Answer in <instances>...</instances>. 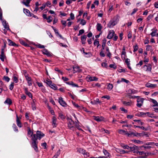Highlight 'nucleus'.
<instances>
[{"label": "nucleus", "instance_id": "obj_1", "mask_svg": "<svg viewBox=\"0 0 158 158\" xmlns=\"http://www.w3.org/2000/svg\"><path fill=\"white\" fill-rule=\"evenodd\" d=\"M44 135V134L43 133L39 131H36V134L33 135L31 138L32 141L31 145L36 152H38V149L37 147L38 142L37 141V140L38 139L40 140Z\"/></svg>", "mask_w": 158, "mask_h": 158}, {"label": "nucleus", "instance_id": "obj_2", "mask_svg": "<svg viewBox=\"0 0 158 158\" xmlns=\"http://www.w3.org/2000/svg\"><path fill=\"white\" fill-rule=\"evenodd\" d=\"M137 146L135 145L134 144H132L130 145V151L135 153V155L136 156L137 152H138V151L137 150Z\"/></svg>", "mask_w": 158, "mask_h": 158}, {"label": "nucleus", "instance_id": "obj_3", "mask_svg": "<svg viewBox=\"0 0 158 158\" xmlns=\"http://www.w3.org/2000/svg\"><path fill=\"white\" fill-rule=\"evenodd\" d=\"M137 98V103L136 104V106L139 107H140L143 103L144 99L143 98H140L139 96Z\"/></svg>", "mask_w": 158, "mask_h": 158}, {"label": "nucleus", "instance_id": "obj_4", "mask_svg": "<svg viewBox=\"0 0 158 158\" xmlns=\"http://www.w3.org/2000/svg\"><path fill=\"white\" fill-rule=\"evenodd\" d=\"M21 117H18V115H16V122L17 126L19 127H22V124L21 122Z\"/></svg>", "mask_w": 158, "mask_h": 158}, {"label": "nucleus", "instance_id": "obj_5", "mask_svg": "<svg viewBox=\"0 0 158 158\" xmlns=\"http://www.w3.org/2000/svg\"><path fill=\"white\" fill-rule=\"evenodd\" d=\"M106 44H102V49H101V51L99 53L100 56L102 57H104L105 56V54L104 53L103 50H104Z\"/></svg>", "mask_w": 158, "mask_h": 158}, {"label": "nucleus", "instance_id": "obj_6", "mask_svg": "<svg viewBox=\"0 0 158 158\" xmlns=\"http://www.w3.org/2000/svg\"><path fill=\"white\" fill-rule=\"evenodd\" d=\"M114 34L115 32L113 30H110L109 31V34L107 36V38L109 39H112L114 35Z\"/></svg>", "mask_w": 158, "mask_h": 158}, {"label": "nucleus", "instance_id": "obj_7", "mask_svg": "<svg viewBox=\"0 0 158 158\" xmlns=\"http://www.w3.org/2000/svg\"><path fill=\"white\" fill-rule=\"evenodd\" d=\"M6 56L4 53V52L3 51V50H2V51H1V53L0 54V59L1 61L2 62H4L5 59H6Z\"/></svg>", "mask_w": 158, "mask_h": 158}, {"label": "nucleus", "instance_id": "obj_8", "mask_svg": "<svg viewBox=\"0 0 158 158\" xmlns=\"http://www.w3.org/2000/svg\"><path fill=\"white\" fill-rule=\"evenodd\" d=\"M60 105L64 107H66L68 105L63 100L62 98L60 97Z\"/></svg>", "mask_w": 158, "mask_h": 158}, {"label": "nucleus", "instance_id": "obj_9", "mask_svg": "<svg viewBox=\"0 0 158 158\" xmlns=\"http://www.w3.org/2000/svg\"><path fill=\"white\" fill-rule=\"evenodd\" d=\"M116 23L115 21L110 20L107 24V27L110 28H112L115 25Z\"/></svg>", "mask_w": 158, "mask_h": 158}, {"label": "nucleus", "instance_id": "obj_10", "mask_svg": "<svg viewBox=\"0 0 158 158\" xmlns=\"http://www.w3.org/2000/svg\"><path fill=\"white\" fill-rule=\"evenodd\" d=\"M73 73H75L77 72H80L81 71V70L80 69L78 66L75 65L73 66Z\"/></svg>", "mask_w": 158, "mask_h": 158}, {"label": "nucleus", "instance_id": "obj_11", "mask_svg": "<svg viewBox=\"0 0 158 158\" xmlns=\"http://www.w3.org/2000/svg\"><path fill=\"white\" fill-rule=\"evenodd\" d=\"M2 23L5 29H6L7 30H10V31L9 25L8 23H6V21H2Z\"/></svg>", "mask_w": 158, "mask_h": 158}, {"label": "nucleus", "instance_id": "obj_12", "mask_svg": "<svg viewBox=\"0 0 158 158\" xmlns=\"http://www.w3.org/2000/svg\"><path fill=\"white\" fill-rule=\"evenodd\" d=\"M25 93L28 96L32 99V95L31 93L28 91V88H25L24 89Z\"/></svg>", "mask_w": 158, "mask_h": 158}, {"label": "nucleus", "instance_id": "obj_13", "mask_svg": "<svg viewBox=\"0 0 158 158\" xmlns=\"http://www.w3.org/2000/svg\"><path fill=\"white\" fill-rule=\"evenodd\" d=\"M66 83L68 85H71L72 87H79V86L77 84L74 83L73 81H68L66 82Z\"/></svg>", "mask_w": 158, "mask_h": 158}, {"label": "nucleus", "instance_id": "obj_14", "mask_svg": "<svg viewBox=\"0 0 158 158\" xmlns=\"http://www.w3.org/2000/svg\"><path fill=\"white\" fill-rule=\"evenodd\" d=\"M7 40L8 42V45L10 46H13L14 47L18 46V45L16 44L15 43L12 41L10 39H8Z\"/></svg>", "mask_w": 158, "mask_h": 158}, {"label": "nucleus", "instance_id": "obj_15", "mask_svg": "<svg viewBox=\"0 0 158 158\" xmlns=\"http://www.w3.org/2000/svg\"><path fill=\"white\" fill-rule=\"evenodd\" d=\"M153 31L150 33V35L154 37L156 36V34L157 31V30L156 27H154L152 29Z\"/></svg>", "mask_w": 158, "mask_h": 158}, {"label": "nucleus", "instance_id": "obj_16", "mask_svg": "<svg viewBox=\"0 0 158 158\" xmlns=\"http://www.w3.org/2000/svg\"><path fill=\"white\" fill-rule=\"evenodd\" d=\"M36 100L35 99H33L32 102H31V106L32 109L33 110H35L36 109V107L35 106V102Z\"/></svg>", "mask_w": 158, "mask_h": 158}, {"label": "nucleus", "instance_id": "obj_17", "mask_svg": "<svg viewBox=\"0 0 158 158\" xmlns=\"http://www.w3.org/2000/svg\"><path fill=\"white\" fill-rule=\"evenodd\" d=\"M27 135L30 137H31L33 135V132L31 130V128L30 127H27Z\"/></svg>", "mask_w": 158, "mask_h": 158}, {"label": "nucleus", "instance_id": "obj_18", "mask_svg": "<svg viewBox=\"0 0 158 158\" xmlns=\"http://www.w3.org/2000/svg\"><path fill=\"white\" fill-rule=\"evenodd\" d=\"M23 12L26 14V15L28 16L31 17V13L27 9L25 8H23Z\"/></svg>", "mask_w": 158, "mask_h": 158}, {"label": "nucleus", "instance_id": "obj_19", "mask_svg": "<svg viewBox=\"0 0 158 158\" xmlns=\"http://www.w3.org/2000/svg\"><path fill=\"white\" fill-rule=\"evenodd\" d=\"M86 35H84L83 36H81V42L82 44H85V41L86 40Z\"/></svg>", "mask_w": 158, "mask_h": 158}, {"label": "nucleus", "instance_id": "obj_20", "mask_svg": "<svg viewBox=\"0 0 158 158\" xmlns=\"http://www.w3.org/2000/svg\"><path fill=\"white\" fill-rule=\"evenodd\" d=\"M43 52L44 54L48 56H52V54L48 52L47 49H45L44 50Z\"/></svg>", "mask_w": 158, "mask_h": 158}, {"label": "nucleus", "instance_id": "obj_21", "mask_svg": "<svg viewBox=\"0 0 158 158\" xmlns=\"http://www.w3.org/2000/svg\"><path fill=\"white\" fill-rule=\"evenodd\" d=\"M94 119L97 122H101L103 120V118L102 117L94 116Z\"/></svg>", "mask_w": 158, "mask_h": 158}, {"label": "nucleus", "instance_id": "obj_22", "mask_svg": "<svg viewBox=\"0 0 158 158\" xmlns=\"http://www.w3.org/2000/svg\"><path fill=\"white\" fill-rule=\"evenodd\" d=\"M4 103L5 104H7L9 105H10L12 103V101L10 98H7L6 100L4 102Z\"/></svg>", "mask_w": 158, "mask_h": 158}, {"label": "nucleus", "instance_id": "obj_23", "mask_svg": "<svg viewBox=\"0 0 158 158\" xmlns=\"http://www.w3.org/2000/svg\"><path fill=\"white\" fill-rule=\"evenodd\" d=\"M145 86L146 87L148 88H154L156 86V85L148 83L146 84Z\"/></svg>", "mask_w": 158, "mask_h": 158}, {"label": "nucleus", "instance_id": "obj_24", "mask_svg": "<svg viewBox=\"0 0 158 158\" xmlns=\"http://www.w3.org/2000/svg\"><path fill=\"white\" fill-rule=\"evenodd\" d=\"M81 150L82 151V152H81L80 151V152L82 154H83L85 157H87L88 156H89V153L88 152H85V151L83 150L82 149H81Z\"/></svg>", "mask_w": 158, "mask_h": 158}, {"label": "nucleus", "instance_id": "obj_25", "mask_svg": "<svg viewBox=\"0 0 158 158\" xmlns=\"http://www.w3.org/2000/svg\"><path fill=\"white\" fill-rule=\"evenodd\" d=\"M67 119L68 122V124H71V125H74L75 124V122L71 118H70L69 117H67Z\"/></svg>", "mask_w": 158, "mask_h": 158}, {"label": "nucleus", "instance_id": "obj_26", "mask_svg": "<svg viewBox=\"0 0 158 158\" xmlns=\"http://www.w3.org/2000/svg\"><path fill=\"white\" fill-rule=\"evenodd\" d=\"M146 67L147 68V70L151 72L152 65L150 64H148V65H145L144 66V67Z\"/></svg>", "mask_w": 158, "mask_h": 158}, {"label": "nucleus", "instance_id": "obj_27", "mask_svg": "<svg viewBox=\"0 0 158 158\" xmlns=\"http://www.w3.org/2000/svg\"><path fill=\"white\" fill-rule=\"evenodd\" d=\"M89 79L90 81H97L98 78L96 77H89Z\"/></svg>", "mask_w": 158, "mask_h": 158}, {"label": "nucleus", "instance_id": "obj_28", "mask_svg": "<svg viewBox=\"0 0 158 158\" xmlns=\"http://www.w3.org/2000/svg\"><path fill=\"white\" fill-rule=\"evenodd\" d=\"M102 28L101 24L99 23H98L97 25V29L99 31H101Z\"/></svg>", "mask_w": 158, "mask_h": 158}, {"label": "nucleus", "instance_id": "obj_29", "mask_svg": "<svg viewBox=\"0 0 158 158\" xmlns=\"http://www.w3.org/2000/svg\"><path fill=\"white\" fill-rule=\"evenodd\" d=\"M103 152L105 156L106 157H108L109 158L110 157V154L105 149H104L103 150Z\"/></svg>", "mask_w": 158, "mask_h": 158}, {"label": "nucleus", "instance_id": "obj_30", "mask_svg": "<svg viewBox=\"0 0 158 158\" xmlns=\"http://www.w3.org/2000/svg\"><path fill=\"white\" fill-rule=\"evenodd\" d=\"M128 93L127 94H135L136 91L133 89H130L128 90Z\"/></svg>", "mask_w": 158, "mask_h": 158}, {"label": "nucleus", "instance_id": "obj_31", "mask_svg": "<svg viewBox=\"0 0 158 158\" xmlns=\"http://www.w3.org/2000/svg\"><path fill=\"white\" fill-rule=\"evenodd\" d=\"M68 127L69 129L72 130H74L75 128V125H71V124H68Z\"/></svg>", "mask_w": 158, "mask_h": 158}, {"label": "nucleus", "instance_id": "obj_32", "mask_svg": "<svg viewBox=\"0 0 158 158\" xmlns=\"http://www.w3.org/2000/svg\"><path fill=\"white\" fill-rule=\"evenodd\" d=\"M123 104L126 106H129L131 105V101L129 102H126V101H123Z\"/></svg>", "mask_w": 158, "mask_h": 158}, {"label": "nucleus", "instance_id": "obj_33", "mask_svg": "<svg viewBox=\"0 0 158 158\" xmlns=\"http://www.w3.org/2000/svg\"><path fill=\"white\" fill-rule=\"evenodd\" d=\"M126 52L125 51H122L121 54V57L122 60H123L126 59Z\"/></svg>", "mask_w": 158, "mask_h": 158}, {"label": "nucleus", "instance_id": "obj_34", "mask_svg": "<svg viewBox=\"0 0 158 158\" xmlns=\"http://www.w3.org/2000/svg\"><path fill=\"white\" fill-rule=\"evenodd\" d=\"M12 127L14 129V130L16 132H19V130L18 129V127L15 125V124L13 123L12 125Z\"/></svg>", "mask_w": 158, "mask_h": 158}, {"label": "nucleus", "instance_id": "obj_35", "mask_svg": "<svg viewBox=\"0 0 158 158\" xmlns=\"http://www.w3.org/2000/svg\"><path fill=\"white\" fill-rule=\"evenodd\" d=\"M52 123H53V127H56V118L53 117L52 118Z\"/></svg>", "mask_w": 158, "mask_h": 158}, {"label": "nucleus", "instance_id": "obj_36", "mask_svg": "<svg viewBox=\"0 0 158 158\" xmlns=\"http://www.w3.org/2000/svg\"><path fill=\"white\" fill-rule=\"evenodd\" d=\"M151 100L152 102L154 104V105L153 106H158V103L155 100L153 99H151Z\"/></svg>", "mask_w": 158, "mask_h": 158}, {"label": "nucleus", "instance_id": "obj_37", "mask_svg": "<svg viewBox=\"0 0 158 158\" xmlns=\"http://www.w3.org/2000/svg\"><path fill=\"white\" fill-rule=\"evenodd\" d=\"M121 146L124 149H129L130 148V146L127 145H125L123 144H121Z\"/></svg>", "mask_w": 158, "mask_h": 158}, {"label": "nucleus", "instance_id": "obj_38", "mask_svg": "<svg viewBox=\"0 0 158 158\" xmlns=\"http://www.w3.org/2000/svg\"><path fill=\"white\" fill-rule=\"evenodd\" d=\"M20 43L23 45L27 47L28 46V44H27L24 41L22 40H19Z\"/></svg>", "mask_w": 158, "mask_h": 158}, {"label": "nucleus", "instance_id": "obj_39", "mask_svg": "<svg viewBox=\"0 0 158 158\" xmlns=\"http://www.w3.org/2000/svg\"><path fill=\"white\" fill-rule=\"evenodd\" d=\"M140 134H142V135H140V136H145L146 137H148L149 136L147 133L144 131H143L142 132L140 133Z\"/></svg>", "mask_w": 158, "mask_h": 158}, {"label": "nucleus", "instance_id": "obj_40", "mask_svg": "<svg viewBox=\"0 0 158 158\" xmlns=\"http://www.w3.org/2000/svg\"><path fill=\"white\" fill-rule=\"evenodd\" d=\"M97 44V47L98 48L99 46H101V45L99 43V41L97 40V39H96L94 40V45H95L96 44Z\"/></svg>", "mask_w": 158, "mask_h": 158}, {"label": "nucleus", "instance_id": "obj_41", "mask_svg": "<svg viewBox=\"0 0 158 158\" xmlns=\"http://www.w3.org/2000/svg\"><path fill=\"white\" fill-rule=\"evenodd\" d=\"M13 79L14 82L15 83H17L19 81L18 77L15 76V75H14L13 77Z\"/></svg>", "mask_w": 158, "mask_h": 158}, {"label": "nucleus", "instance_id": "obj_42", "mask_svg": "<svg viewBox=\"0 0 158 158\" xmlns=\"http://www.w3.org/2000/svg\"><path fill=\"white\" fill-rule=\"evenodd\" d=\"M61 23H62V24L63 25V28H64L67 25L66 21H65V20H61Z\"/></svg>", "mask_w": 158, "mask_h": 158}, {"label": "nucleus", "instance_id": "obj_43", "mask_svg": "<svg viewBox=\"0 0 158 158\" xmlns=\"http://www.w3.org/2000/svg\"><path fill=\"white\" fill-rule=\"evenodd\" d=\"M45 83L49 86H50L52 84V82L49 79L46 80L45 81Z\"/></svg>", "mask_w": 158, "mask_h": 158}, {"label": "nucleus", "instance_id": "obj_44", "mask_svg": "<svg viewBox=\"0 0 158 158\" xmlns=\"http://www.w3.org/2000/svg\"><path fill=\"white\" fill-rule=\"evenodd\" d=\"M14 85L15 84L14 82H12L11 83V84L9 85V86L10 89L12 90L13 89Z\"/></svg>", "mask_w": 158, "mask_h": 158}, {"label": "nucleus", "instance_id": "obj_45", "mask_svg": "<svg viewBox=\"0 0 158 158\" xmlns=\"http://www.w3.org/2000/svg\"><path fill=\"white\" fill-rule=\"evenodd\" d=\"M118 152L120 154H125V150L120 149H118Z\"/></svg>", "mask_w": 158, "mask_h": 158}, {"label": "nucleus", "instance_id": "obj_46", "mask_svg": "<svg viewBox=\"0 0 158 158\" xmlns=\"http://www.w3.org/2000/svg\"><path fill=\"white\" fill-rule=\"evenodd\" d=\"M120 81L121 82H125L127 84L129 82V81L128 80L123 78H121Z\"/></svg>", "mask_w": 158, "mask_h": 158}, {"label": "nucleus", "instance_id": "obj_47", "mask_svg": "<svg viewBox=\"0 0 158 158\" xmlns=\"http://www.w3.org/2000/svg\"><path fill=\"white\" fill-rule=\"evenodd\" d=\"M113 87V86L112 84L109 83L107 86V89L109 90H111L112 89Z\"/></svg>", "mask_w": 158, "mask_h": 158}, {"label": "nucleus", "instance_id": "obj_48", "mask_svg": "<svg viewBox=\"0 0 158 158\" xmlns=\"http://www.w3.org/2000/svg\"><path fill=\"white\" fill-rule=\"evenodd\" d=\"M146 155V153L143 151H138L137 152L136 155Z\"/></svg>", "mask_w": 158, "mask_h": 158}, {"label": "nucleus", "instance_id": "obj_49", "mask_svg": "<svg viewBox=\"0 0 158 158\" xmlns=\"http://www.w3.org/2000/svg\"><path fill=\"white\" fill-rule=\"evenodd\" d=\"M3 79L7 82H8L10 80V78L6 76L3 77Z\"/></svg>", "mask_w": 158, "mask_h": 158}, {"label": "nucleus", "instance_id": "obj_50", "mask_svg": "<svg viewBox=\"0 0 158 158\" xmlns=\"http://www.w3.org/2000/svg\"><path fill=\"white\" fill-rule=\"evenodd\" d=\"M133 142L138 144H143V142L139 140H134Z\"/></svg>", "mask_w": 158, "mask_h": 158}, {"label": "nucleus", "instance_id": "obj_51", "mask_svg": "<svg viewBox=\"0 0 158 158\" xmlns=\"http://www.w3.org/2000/svg\"><path fill=\"white\" fill-rule=\"evenodd\" d=\"M133 48H134L133 52H135L136 51L138 50V46L137 45V44H136L135 45V46H134Z\"/></svg>", "mask_w": 158, "mask_h": 158}, {"label": "nucleus", "instance_id": "obj_52", "mask_svg": "<svg viewBox=\"0 0 158 158\" xmlns=\"http://www.w3.org/2000/svg\"><path fill=\"white\" fill-rule=\"evenodd\" d=\"M47 19V22L48 23H50L52 21V18L51 16H49L48 17Z\"/></svg>", "mask_w": 158, "mask_h": 158}, {"label": "nucleus", "instance_id": "obj_53", "mask_svg": "<svg viewBox=\"0 0 158 158\" xmlns=\"http://www.w3.org/2000/svg\"><path fill=\"white\" fill-rule=\"evenodd\" d=\"M50 87L54 90H56L57 89V87H56L55 84H52Z\"/></svg>", "mask_w": 158, "mask_h": 158}, {"label": "nucleus", "instance_id": "obj_54", "mask_svg": "<svg viewBox=\"0 0 158 158\" xmlns=\"http://www.w3.org/2000/svg\"><path fill=\"white\" fill-rule=\"evenodd\" d=\"M60 118L63 120L65 119H67V118L65 116L60 113Z\"/></svg>", "mask_w": 158, "mask_h": 158}, {"label": "nucleus", "instance_id": "obj_55", "mask_svg": "<svg viewBox=\"0 0 158 158\" xmlns=\"http://www.w3.org/2000/svg\"><path fill=\"white\" fill-rule=\"evenodd\" d=\"M126 132V131L120 129L118 131V133L121 134H124L125 135Z\"/></svg>", "mask_w": 158, "mask_h": 158}, {"label": "nucleus", "instance_id": "obj_56", "mask_svg": "<svg viewBox=\"0 0 158 158\" xmlns=\"http://www.w3.org/2000/svg\"><path fill=\"white\" fill-rule=\"evenodd\" d=\"M149 153H146V155H144V156H139V158H146L150 154Z\"/></svg>", "mask_w": 158, "mask_h": 158}, {"label": "nucleus", "instance_id": "obj_57", "mask_svg": "<svg viewBox=\"0 0 158 158\" xmlns=\"http://www.w3.org/2000/svg\"><path fill=\"white\" fill-rule=\"evenodd\" d=\"M84 32H85V31H84V30H83V29L80 30L79 31V33L77 35L79 36V35H82V34H83V33H84Z\"/></svg>", "mask_w": 158, "mask_h": 158}, {"label": "nucleus", "instance_id": "obj_58", "mask_svg": "<svg viewBox=\"0 0 158 158\" xmlns=\"http://www.w3.org/2000/svg\"><path fill=\"white\" fill-rule=\"evenodd\" d=\"M138 10V9L137 8H134L133 10V11L131 13V15H134L135 13H136V11Z\"/></svg>", "mask_w": 158, "mask_h": 158}, {"label": "nucleus", "instance_id": "obj_59", "mask_svg": "<svg viewBox=\"0 0 158 158\" xmlns=\"http://www.w3.org/2000/svg\"><path fill=\"white\" fill-rule=\"evenodd\" d=\"M86 22L85 20L83 19H82L81 20V21L80 22V24H82V25H85L86 24Z\"/></svg>", "mask_w": 158, "mask_h": 158}, {"label": "nucleus", "instance_id": "obj_60", "mask_svg": "<svg viewBox=\"0 0 158 158\" xmlns=\"http://www.w3.org/2000/svg\"><path fill=\"white\" fill-rule=\"evenodd\" d=\"M102 67L106 68L107 67V64L105 62H103L102 63Z\"/></svg>", "mask_w": 158, "mask_h": 158}, {"label": "nucleus", "instance_id": "obj_61", "mask_svg": "<svg viewBox=\"0 0 158 158\" xmlns=\"http://www.w3.org/2000/svg\"><path fill=\"white\" fill-rule=\"evenodd\" d=\"M132 37V32L131 31L129 32L127 35V37L128 39H130Z\"/></svg>", "mask_w": 158, "mask_h": 158}, {"label": "nucleus", "instance_id": "obj_62", "mask_svg": "<svg viewBox=\"0 0 158 158\" xmlns=\"http://www.w3.org/2000/svg\"><path fill=\"white\" fill-rule=\"evenodd\" d=\"M61 79L64 82L67 81L69 80V79L68 78L64 77H62Z\"/></svg>", "mask_w": 158, "mask_h": 158}, {"label": "nucleus", "instance_id": "obj_63", "mask_svg": "<svg viewBox=\"0 0 158 158\" xmlns=\"http://www.w3.org/2000/svg\"><path fill=\"white\" fill-rule=\"evenodd\" d=\"M109 66L110 68H112L114 69H116L117 68L116 66H115L114 64H110L109 65Z\"/></svg>", "mask_w": 158, "mask_h": 158}, {"label": "nucleus", "instance_id": "obj_64", "mask_svg": "<svg viewBox=\"0 0 158 158\" xmlns=\"http://www.w3.org/2000/svg\"><path fill=\"white\" fill-rule=\"evenodd\" d=\"M25 78L27 80V81H31V77L28 76H25Z\"/></svg>", "mask_w": 158, "mask_h": 158}]
</instances>
